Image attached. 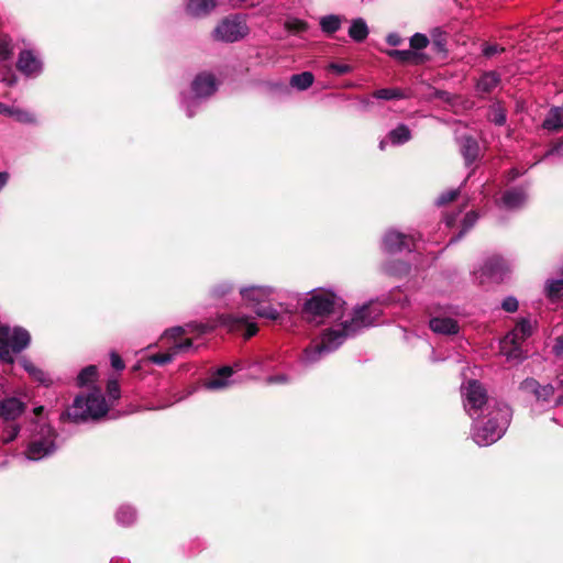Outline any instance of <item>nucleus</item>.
Segmentation results:
<instances>
[{
	"label": "nucleus",
	"instance_id": "obj_27",
	"mask_svg": "<svg viewBox=\"0 0 563 563\" xmlns=\"http://www.w3.org/2000/svg\"><path fill=\"white\" fill-rule=\"evenodd\" d=\"M349 35L355 42H363L368 35L366 22L361 18L354 19L350 25Z\"/></svg>",
	"mask_w": 563,
	"mask_h": 563
},
{
	"label": "nucleus",
	"instance_id": "obj_5",
	"mask_svg": "<svg viewBox=\"0 0 563 563\" xmlns=\"http://www.w3.org/2000/svg\"><path fill=\"white\" fill-rule=\"evenodd\" d=\"M242 298L255 310L256 314L262 318L276 320L279 316L278 311L272 306L263 303L269 300L273 289L263 286H252L241 289Z\"/></svg>",
	"mask_w": 563,
	"mask_h": 563
},
{
	"label": "nucleus",
	"instance_id": "obj_31",
	"mask_svg": "<svg viewBox=\"0 0 563 563\" xmlns=\"http://www.w3.org/2000/svg\"><path fill=\"white\" fill-rule=\"evenodd\" d=\"M488 119L490 122L499 126L506 123V110L500 102H495L489 107Z\"/></svg>",
	"mask_w": 563,
	"mask_h": 563
},
{
	"label": "nucleus",
	"instance_id": "obj_44",
	"mask_svg": "<svg viewBox=\"0 0 563 563\" xmlns=\"http://www.w3.org/2000/svg\"><path fill=\"white\" fill-rule=\"evenodd\" d=\"M408 265L400 263L398 266H393L390 264L385 265V272L391 275H400L408 272Z\"/></svg>",
	"mask_w": 563,
	"mask_h": 563
},
{
	"label": "nucleus",
	"instance_id": "obj_23",
	"mask_svg": "<svg viewBox=\"0 0 563 563\" xmlns=\"http://www.w3.org/2000/svg\"><path fill=\"white\" fill-rule=\"evenodd\" d=\"M542 128L551 132H556L563 128V104L550 109Z\"/></svg>",
	"mask_w": 563,
	"mask_h": 563
},
{
	"label": "nucleus",
	"instance_id": "obj_16",
	"mask_svg": "<svg viewBox=\"0 0 563 563\" xmlns=\"http://www.w3.org/2000/svg\"><path fill=\"white\" fill-rule=\"evenodd\" d=\"M192 349V341L190 339H186L179 343L173 344L169 350L165 353L153 354L150 360L157 365H165L173 361V358L183 353L188 352Z\"/></svg>",
	"mask_w": 563,
	"mask_h": 563
},
{
	"label": "nucleus",
	"instance_id": "obj_3",
	"mask_svg": "<svg viewBox=\"0 0 563 563\" xmlns=\"http://www.w3.org/2000/svg\"><path fill=\"white\" fill-rule=\"evenodd\" d=\"M108 405L100 390H93L85 396H77L73 406L62 415L74 422L97 420L108 412Z\"/></svg>",
	"mask_w": 563,
	"mask_h": 563
},
{
	"label": "nucleus",
	"instance_id": "obj_13",
	"mask_svg": "<svg viewBox=\"0 0 563 563\" xmlns=\"http://www.w3.org/2000/svg\"><path fill=\"white\" fill-rule=\"evenodd\" d=\"M508 271L509 269L505 261L501 257L494 256L488 258L479 272H476L475 274H479L478 278L482 284L485 282V278L499 283L504 280Z\"/></svg>",
	"mask_w": 563,
	"mask_h": 563
},
{
	"label": "nucleus",
	"instance_id": "obj_50",
	"mask_svg": "<svg viewBox=\"0 0 563 563\" xmlns=\"http://www.w3.org/2000/svg\"><path fill=\"white\" fill-rule=\"evenodd\" d=\"M386 41L391 46H398L401 44L402 38L398 33H390L388 34Z\"/></svg>",
	"mask_w": 563,
	"mask_h": 563
},
{
	"label": "nucleus",
	"instance_id": "obj_58",
	"mask_svg": "<svg viewBox=\"0 0 563 563\" xmlns=\"http://www.w3.org/2000/svg\"><path fill=\"white\" fill-rule=\"evenodd\" d=\"M386 145H387V141H386V140H382V141L379 142V148H380L382 151H384V150L386 148Z\"/></svg>",
	"mask_w": 563,
	"mask_h": 563
},
{
	"label": "nucleus",
	"instance_id": "obj_4",
	"mask_svg": "<svg viewBox=\"0 0 563 563\" xmlns=\"http://www.w3.org/2000/svg\"><path fill=\"white\" fill-rule=\"evenodd\" d=\"M31 343L29 331L21 327H0V360L12 365L14 356L24 351Z\"/></svg>",
	"mask_w": 563,
	"mask_h": 563
},
{
	"label": "nucleus",
	"instance_id": "obj_29",
	"mask_svg": "<svg viewBox=\"0 0 563 563\" xmlns=\"http://www.w3.org/2000/svg\"><path fill=\"white\" fill-rule=\"evenodd\" d=\"M411 137L410 130L405 124H399L397 128L391 130L388 134V139L391 144L400 145L408 142Z\"/></svg>",
	"mask_w": 563,
	"mask_h": 563
},
{
	"label": "nucleus",
	"instance_id": "obj_12",
	"mask_svg": "<svg viewBox=\"0 0 563 563\" xmlns=\"http://www.w3.org/2000/svg\"><path fill=\"white\" fill-rule=\"evenodd\" d=\"M221 323L229 329V331H243L245 339L257 333V325L254 319L244 314H228L221 318Z\"/></svg>",
	"mask_w": 563,
	"mask_h": 563
},
{
	"label": "nucleus",
	"instance_id": "obj_47",
	"mask_svg": "<svg viewBox=\"0 0 563 563\" xmlns=\"http://www.w3.org/2000/svg\"><path fill=\"white\" fill-rule=\"evenodd\" d=\"M232 289L231 285L229 284H221V285H218L213 290H212V296L217 299H220V298H223L230 290Z\"/></svg>",
	"mask_w": 563,
	"mask_h": 563
},
{
	"label": "nucleus",
	"instance_id": "obj_22",
	"mask_svg": "<svg viewBox=\"0 0 563 563\" xmlns=\"http://www.w3.org/2000/svg\"><path fill=\"white\" fill-rule=\"evenodd\" d=\"M527 200V195L523 189L514 188L507 190L501 197V203L507 209H517L521 207Z\"/></svg>",
	"mask_w": 563,
	"mask_h": 563
},
{
	"label": "nucleus",
	"instance_id": "obj_9",
	"mask_svg": "<svg viewBox=\"0 0 563 563\" xmlns=\"http://www.w3.org/2000/svg\"><path fill=\"white\" fill-rule=\"evenodd\" d=\"M534 325L529 319L522 318L516 327L507 333L503 341V350H506L507 345L511 346L509 352H504L508 358H522L521 344L529 338L533 332Z\"/></svg>",
	"mask_w": 563,
	"mask_h": 563
},
{
	"label": "nucleus",
	"instance_id": "obj_30",
	"mask_svg": "<svg viewBox=\"0 0 563 563\" xmlns=\"http://www.w3.org/2000/svg\"><path fill=\"white\" fill-rule=\"evenodd\" d=\"M1 433L0 441L4 444L12 442L20 432V426L16 422H0Z\"/></svg>",
	"mask_w": 563,
	"mask_h": 563
},
{
	"label": "nucleus",
	"instance_id": "obj_39",
	"mask_svg": "<svg viewBox=\"0 0 563 563\" xmlns=\"http://www.w3.org/2000/svg\"><path fill=\"white\" fill-rule=\"evenodd\" d=\"M388 55L401 63H407L417 57V53L411 49H391L388 51Z\"/></svg>",
	"mask_w": 563,
	"mask_h": 563
},
{
	"label": "nucleus",
	"instance_id": "obj_10",
	"mask_svg": "<svg viewBox=\"0 0 563 563\" xmlns=\"http://www.w3.org/2000/svg\"><path fill=\"white\" fill-rule=\"evenodd\" d=\"M249 33V27L245 21L239 16L233 15L222 20L213 31V37L217 41L227 43L236 42Z\"/></svg>",
	"mask_w": 563,
	"mask_h": 563
},
{
	"label": "nucleus",
	"instance_id": "obj_52",
	"mask_svg": "<svg viewBox=\"0 0 563 563\" xmlns=\"http://www.w3.org/2000/svg\"><path fill=\"white\" fill-rule=\"evenodd\" d=\"M551 155H563V141L550 150L545 156L548 157Z\"/></svg>",
	"mask_w": 563,
	"mask_h": 563
},
{
	"label": "nucleus",
	"instance_id": "obj_32",
	"mask_svg": "<svg viewBox=\"0 0 563 563\" xmlns=\"http://www.w3.org/2000/svg\"><path fill=\"white\" fill-rule=\"evenodd\" d=\"M115 518L119 525L129 526L135 521L136 512L130 506H122L118 509Z\"/></svg>",
	"mask_w": 563,
	"mask_h": 563
},
{
	"label": "nucleus",
	"instance_id": "obj_42",
	"mask_svg": "<svg viewBox=\"0 0 563 563\" xmlns=\"http://www.w3.org/2000/svg\"><path fill=\"white\" fill-rule=\"evenodd\" d=\"M107 394L109 398L113 401L120 398V385L117 379H110L107 385Z\"/></svg>",
	"mask_w": 563,
	"mask_h": 563
},
{
	"label": "nucleus",
	"instance_id": "obj_2",
	"mask_svg": "<svg viewBox=\"0 0 563 563\" xmlns=\"http://www.w3.org/2000/svg\"><path fill=\"white\" fill-rule=\"evenodd\" d=\"M489 419L482 426L476 423L473 429V439L479 446H487L498 441L505 433L511 418L510 408L499 401L488 406Z\"/></svg>",
	"mask_w": 563,
	"mask_h": 563
},
{
	"label": "nucleus",
	"instance_id": "obj_37",
	"mask_svg": "<svg viewBox=\"0 0 563 563\" xmlns=\"http://www.w3.org/2000/svg\"><path fill=\"white\" fill-rule=\"evenodd\" d=\"M377 99L383 100H391V99H400L404 98V93L400 89L397 88H383L378 89L373 95Z\"/></svg>",
	"mask_w": 563,
	"mask_h": 563
},
{
	"label": "nucleus",
	"instance_id": "obj_57",
	"mask_svg": "<svg viewBox=\"0 0 563 563\" xmlns=\"http://www.w3.org/2000/svg\"><path fill=\"white\" fill-rule=\"evenodd\" d=\"M9 179L8 173H0V190L4 187Z\"/></svg>",
	"mask_w": 563,
	"mask_h": 563
},
{
	"label": "nucleus",
	"instance_id": "obj_40",
	"mask_svg": "<svg viewBox=\"0 0 563 563\" xmlns=\"http://www.w3.org/2000/svg\"><path fill=\"white\" fill-rule=\"evenodd\" d=\"M429 45V38L422 33H416L410 37L411 51H420Z\"/></svg>",
	"mask_w": 563,
	"mask_h": 563
},
{
	"label": "nucleus",
	"instance_id": "obj_43",
	"mask_svg": "<svg viewBox=\"0 0 563 563\" xmlns=\"http://www.w3.org/2000/svg\"><path fill=\"white\" fill-rule=\"evenodd\" d=\"M328 69L336 75H344L352 70L351 66L347 64H339V63H331L328 66Z\"/></svg>",
	"mask_w": 563,
	"mask_h": 563
},
{
	"label": "nucleus",
	"instance_id": "obj_6",
	"mask_svg": "<svg viewBox=\"0 0 563 563\" xmlns=\"http://www.w3.org/2000/svg\"><path fill=\"white\" fill-rule=\"evenodd\" d=\"M56 433L48 424L40 426V431L31 440L25 451V457L29 461H40L51 455L55 450Z\"/></svg>",
	"mask_w": 563,
	"mask_h": 563
},
{
	"label": "nucleus",
	"instance_id": "obj_20",
	"mask_svg": "<svg viewBox=\"0 0 563 563\" xmlns=\"http://www.w3.org/2000/svg\"><path fill=\"white\" fill-rule=\"evenodd\" d=\"M213 329L208 323H188L185 327H174L164 332L166 339L176 338L190 332L207 333Z\"/></svg>",
	"mask_w": 563,
	"mask_h": 563
},
{
	"label": "nucleus",
	"instance_id": "obj_60",
	"mask_svg": "<svg viewBox=\"0 0 563 563\" xmlns=\"http://www.w3.org/2000/svg\"><path fill=\"white\" fill-rule=\"evenodd\" d=\"M42 411H43V407H42V406L36 407V408L34 409V412H35V415H36V416H38Z\"/></svg>",
	"mask_w": 563,
	"mask_h": 563
},
{
	"label": "nucleus",
	"instance_id": "obj_38",
	"mask_svg": "<svg viewBox=\"0 0 563 563\" xmlns=\"http://www.w3.org/2000/svg\"><path fill=\"white\" fill-rule=\"evenodd\" d=\"M545 290L550 298H560L563 295V279L548 282Z\"/></svg>",
	"mask_w": 563,
	"mask_h": 563
},
{
	"label": "nucleus",
	"instance_id": "obj_33",
	"mask_svg": "<svg viewBox=\"0 0 563 563\" xmlns=\"http://www.w3.org/2000/svg\"><path fill=\"white\" fill-rule=\"evenodd\" d=\"M320 26L324 33L332 34L340 29L341 19L334 14L323 16L320 20Z\"/></svg>",
	"mask_w": 563,
	"mask_h": 563
},
{
	"label": "nucleus",
	"instance_id": "obj_17",
	"mask_svg": "<svg viewBox=\"0 0 563 563\" xmlns=\"http://www.w3.org/2000/svg\"><path fill=\"white\" fill-rule=\"evenodd\" d=\"M520 389L525 393L533 394L537 400L548 401L554 394V388L552 385L547 384L541 386L536 379L527 378L521 385Z\"/></svg>",
	"mask_w": 563,
	"mask_h": 563
},
{
	"label": "nucleus",
	"instance_id": "obj_49",
	"mask_svg": "<svg viewBox=\"0 0 563 563\" xmlns=\"http://www.w3.org/2000/svg\"><path fill=\"white\" fill-rule=\"evenodd\" d=\"M12 117L20 122H31L33 120L32 115L29 112L15 108H13Z\"/></svg>",
	"mask_w": 563,
	"mask_h": 563
},
{
	"label": "nucleus",
	"instance_id": "obj_54",
	"mask_svg": "<svg viewBox=\"0 0 563 563\" xmlns=\"http://www.w3.org/2000/svg\"><path fill=\"white\" fill-rule=\"evenodd\" d=\"M0 114H4V115H13V107H9L2 102H0Z\"/></svg>",
	"mask_w": 563,
	"mask_h": 563
},
{
	"label": "nucleus",
	"instance_id": "obj_45",
	"mask_svg": "<svg viewBox=\"0 0 563 563\" xmlns=\"http://www.w3.org/2000/svg\"><path fill=\"white\" fill-rule=\"evenodd\" d=\"M518 306H519L518 300L512 296L505 298L501 303L503 309L506 310L507 312L517 311Z\"/></svg>",
	"mask_w": 563,
	"mask_h": 563
},
{
	"label": "nucleus",
	"instance_id": "obj_26",
	"mask_svg": "<svg viewBox=\"0 0 563 563\" xmlns=\"http://www.w3.org/2000/svg\"><path fill=\"white\" fill-rule=\"evenodd\" d=\"M499 81L500 77L496 71H487L477 80L476 89L481 92L488 93L498 86Z\"/></svg>",
	"mask_w": 563,
	"mask_h": 563
},
{
	"label": "nucleus",
	"instance_id": "obj_36",
	"mask_svg": "<svg viewBox=\"0 0 563 563\" xmlns=\"http://www.w3.org/2000/svg\"><path fill=\"white\" fill-rule=\"evenodd\" d=\"M477 219H478L477 213H475L473 211L466 213V216L463 220V229L456 236H454L450 240L449 244H453V243L457 242L476 223Z\"/></svg>",
	"mask_w": 563,
	"mask_h": 563
},
{
	"label": "nucleus",
	"instance_id": "obj_48",
	"mask_svg": "<svg viewBox=\"0 0 563 563\" xmlns=\"http://www.w3.org/2000/svg\"><path fill=\"white\" fill-rule=\"evenodd\" d=\"M110 361H111V366L114 369L122 371L124 368V362H123V360L121 358V356L118 353L111 352L110 353Z\"/></svg>",
	"mask_w": 563,
	"mask_h": 563
},
{
	"label": "nucleus",
	"instance_id": "obj_11",
	"mask_svg": "<svg viewBox=\"0 0 563 563\" xmlns=\"http://www.w3.org/2000/svg\"><path fill=\"white\" fill-rule=\"evenodd\" d=\"M415 246V239L412 235H406L395 230H389L383 238L382 247L387 254H395L405 250L411 251Z\"/></svg>",
	"mask_w": 563,
	"mask_h": 563
},
{
	"label": "nucleus",
	"instance_id": "obj_8",
	"mask_svg": "<svg viewBox=\"0 0 563 563\" xmlns=\"http://www.w3.org/2000/svg\"><path fill=\"white\" fill-rule=\"evenodd\" d=\"M194 98L183 97L181 106L185 107L187 115H194L192 108L198 107V99L207 98L217 90L216 79L211 74H199L192 81Z\"/></svg>",
	"mask_w": 563,
	"mask_h": 563
},
{
	"label": "nucleus",
	"instance_id": "obj_15",
	"mask_svg": "<svg viewBox=\"0 0 563 563\" xmlns=\"http://www.w3.org/2000/svg\"><path fill=\"white\" fill-rule=\"evenodd\" d=\"M16 67L22 74L29 77L40 75L43 69L42 62L29 49H24L20 53Z\"/></svg>",
	"mask_w": 563,
	"mask_h": 563
},
{
	"label": "nucleus",
	"instance_id": "obj_25",
	"mask_svg": "<svg viewBox=\"0 0 563 563\" xmlns=\"http://www.w3.org/2000/svg\"><path fill=\"white\" fill-rule=\"evenodd\" d=\"M216 4V0H188L187 11L194 16H201L210 13Z\"/></svg>",
	"mask_w": 563,
	"mask_h": 563
},
{
	"label": "nucleus",
	"instance_id": "obj_56",
	"mask_svg": "<svg viewBox=\"0 0 563 563\" xmlns=\"http://www.w3.org/2000/svg\"><path fill=\"white\" fill-rule=\"evenodd\" d=\"M285 380H286V378H285L284 376H271V377H268V378H267V382H268L269 384H273V383H283V382H285Z\"/></svg>",
	"mask_w": 563,
	"mask_h": 563
},
{
	"label": "nucleus",
	"instance_id": "obj_51",
	"mask_svg": "<svg viewBox=\"0 0 563 563\" xmlns=\"http://www.w3.org/2000/svg\"><path fill=\"white\" fill-rule=\"evenodd\" d=\"M288 25L290 29H292L297 32H301L307 29V24L301 20H294V21L289 22Z\"/></svg>",
	"mask_w": 563,
	"mask_h": 563
},
{
	"label": "nucleus",
	"instance_id": "obj_59",
	"mask_svg": "<svg viewBox=\"0 0 563 563\" xmlns=\"http://www.w3.org/2000/svg\"><path fill=\"white\" fill-rule=\"evenodd\" d=\"M234 5H239V4H242L243 2H245L246 0H230Z\"/></svg>",
	"mask_w": 563,
	"mask_h": 563
},
{
	"label": "nucleus",
	"instance_id": "obj_7",
	"mask_svg": "<svg viewBox=\"0 0 563 563\" xmlns=\"http://www.w3.org/2000/svg\"><path fill=\"white\" fill-rule=\"evenodd\" d=\"M462 396L464 409L473 419L479 417L484 406H486L488 411V406H494V404L488 402L486 390L477 380L467 382V384L462 387Z\"/></svg>",
	"mask_w": 563,
	"mask_h": 563
},
{
	"label": "nucleus",
	"instance_id": "obj_46",
	"mask_svg": "<svg viewBox=\"0 0 563 563\" xmlns=\"http://www.w3.org/2000/svg\"><path fill=\"white\" fill-rule=\"evenodd\" d=\"M501 52H504V47H501L497 44H485L483 47V54L486 57H492Z\"/></svg>",
	"mask_w": 563,
	"mask_h": 563
},
{
	"label": "nucleus",
	"instance_id": "obj_34",
	"mask_svg": "<svg viewBox=\"0 0 563 563\" xmlns=\"http://www.w3.org/2000/svg\"><path fill=\"white\" fill-rule=\"evenodd\" d=\"M97 378V367L93 365H89L81 369V372L77 376V385L79 387H84L89 383L95 382Z\"/></svg>",
	"mask_w": 563,
	"mask_h": 563
},
{
	"label": "nucleus",
	"instance_id": "obj_41",
	"mask_svg": "<svg viewBox=\"0 0 563 563\" xmlns=\"http://www.w3.org/2000/svg\"><path fill=\"white\" fill-rule=\"evenodd\" d=\"M459 194H460V189L446 190V191H444L443 194H441L439 196V198L437 199V205L438 206H444V205L453 201L454 199H456Z\"/></svg>",
	"mask_w": 563,
	"mask_h": 563
},
{
	"label": "nucleus",
	"instance_id": "obj_53",
	"mask_svg": "<svg viewBox=\"0 0 563 563\" xmlns=\"http://www.w3.org/2000/svg\"><path fill=\"white\" fill-rule=\"evenodd\" d=\"M553 350L556 355H563V336L556 339Z\"/></svg>",
	"mask_w": 563,
	"mask_h": 563
},
{
	"label": "nucleus",
	"instance_id": "obj_19",
	"mask_svg": "<svg viewBox=\"0 0 563 563\" xmlns=\"http://www.w3.org/2000/svg\"><path fill=\"white\" fill-rule=\"evenodd\" d=\"M430 329L439 334H456L459 332V324L452 318L435 317L429 321Z\"/></svg>",
	"mask_w": 563,
	"mask_h": 563
},
{
	"label": "nucleus",
	"instance_id": "obj_14",
	"mask_svg": "<svg viewBox=\"0 0 563 563\" xmlns=\"http://www.w3.org/2000/svg\"><path fill=\"white\" fill-rule=\"evenodd\" d=\"M25 404L16 397H7L0 401L1 422H15L24 412Z\"/></svg>",
	"mask_w": 563,
	"mask_h": 563
},
{
	"label": "nucleus",
	"instance_id": "obj_18",
	"mask_svg": "<svg viewBox=\"0 0 563 563\" xmlns=\"http://www.w3.org/2000/svg\"><path fill=\"white\" fill-rule=\"evenodd\" d=\"M233 371L231 367L223 366L203 383V387L208 390L223 389L231 384L230 377Z\"/></svg>",
	"mask_w": 563,
	"mask_h": 563
},
{
	"label": "nucleus",
	"instance_id": "obj_1",
	"mask_svg": "<svg viewBox=\"0 0 563 563\" xmlns=\"http://www.w3.org/2000/svg\"><path fill=\"white\" fill-rule=\"evenodd\" d=\"M345 302L335 294L327 290L314 292L305 303L303 313L309 322L316 324L340 321L339 324L327 329L321 342L305 349L301 362L312 364L323 355L336 350L346 338L361 330L375 325L382 314L377 303L364 305L354 310L349 319H344Z\"/></svg>",
	"mask_w": 563,
	"mask_h": 563
},
{
	"label": "nucleus",
	"instance_id": "obj_55",
	"mask_svg": "<svg viewBox=\"0 0 563 563\" xmlns=\"http://www.w3.org/2000/svg\"><path fill=\"white\" fill-rule=\"evenodd\" d=\"M456 217H457V214H452V216L448 214V216L444 218V221H445L446 227H451V225H453V224H454V222H455V220H456Z\"/></svg>",
	"mask_w": 563,
	"mask_h": 563
},
{
	"label": "nucleus",
	"instance_id": "obj_24",
	"mask_svg": "<svg viewBox=\"0 0 563 563\" xmlns=\"http://www.w3.org/2000/svg\"><path fill=\"white\" fill-rule=\"evenodd\" d=\"M21 366L27 372V374L37 383L49 386L52 384V379L47 373L43 369L38 368L34 365L29 358L23 357L21 361Z\"/></svg>",
	"mask_w": 563,
	"mask_h": 563
},
{
	"label": "nucleus",
	"instance_id": "obj_21",
	"mask_svg": "<svg viewBox=\"0 0 563 563\" xmlns=\"http://www.w3.org/2000/svg\"><path fill=\"white\" fill-rule=\"evenodd\" d=\"M460 148L466 165H471L477 159L479 145L475 139L471 136H463L460 140Z\"/></svg>",
	"mask_w": 563,
	"mask_h": 563
},
{
	"label": "nucleus",
	"instance_id": "obj_28",
	"mask_svg": "<svg viewBox=\"0 0 563 563\" xmlns=\"http://www.w3.org/2000/svg\"><path fill=\"white\" fill-rule=\"evenodd\" d=\"M314 77L310 71H303L300 74L292 75L289 84L291 87L298 90H306L313 84Z\"/></svg>",
	"mask_w": 563,
	"mask_h": 563
},
{
	"label": "nucleus",
	"instance_id": "obj_35",
	"mask_svg": "<svg viewBox=\"0 0 563 563\" xmlns=\"http://www.w3.org/2000/svg\"><path fill=\"white\" fill-rule=\"evenodd\" d=\"M13 44L9 35H3L0 38V63L7 62L12 57Z\"/></svg>",
	"mask_w": 563,
	"mask_h": 563
}]
</instances>
